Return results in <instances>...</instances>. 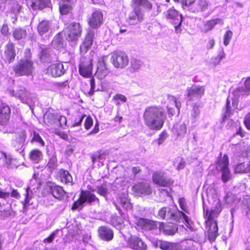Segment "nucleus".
Wrapping results in <instances>:
<instances>
[{
	"instance_id": "nucleus-1",
	"label": "nucleus",
	"mask_w": 250,
	"mask_h": 250,
	"mask_svg": "<svg viewBox=\"0 0 250 250\" xmlns=\"http://www.w3.org/2000/svg\"><path fill=\"white\" fill-rule=\"evenodd\" d=\"M143 118L145 124L149 129L160 130L163 126L166 114L161 108L149 106L145 110Z\"/></svg>"
},
{
	"instance_id": "nucleus-2",
	"label": "nucleus",
	"mask_w": 250,
	"mask_h": 250,
	"mask_svg": "<svg viewBox=\"0 0 250 250\" xmlns=\"http://www.w3.org/2000/svg\"><path fill=\"white\" fill-rule=\"evenodd\" d=\"M131 6L132 10L126 18L127 22L130 25H136L143 21L145 14L142 7L148 11L152 8V4L148 0H132Z\"/></svg>"
},
{
	"instance_id": "nucleus-3",
	"label": "nucleus",
	"mask_w": 250,
	"mask_h": 250,
	"mask_svg": "<svg viewBox=\"0 0 250 250\" xmlns=\"http://www.w3.org/2000/svg\"><path fill=\"white\" fill-rule=\"evenodd\" d=\"M221 210L220 202L217 201L216 206L213 209L210 211L207 209L205 211V216L207 218L206 222L208 227V238L210 242L214 241L218 235V226L215 218L218 216Z\"/></svg>"
},
{
	"instance_id": "nucleus-4",
	"label": "nucleus",
	"mask_w": 250,
	"mask_h": 250,
	"mask_svg": "<svg viewBox=\"0 0 250 250\" xmlns=\"http://www.w3.org/2000/svg\"><path fill=\"white\" fill-rule=\"evenodd\" d=\"M158 216L163 219L176 222L179 221L183 218L186 223L189 224L190 220L188 217L184 212L178 210L174 207H167L161 208L159 210Z\"/></svg>"
},
{
	"instance_id": "nucleus-5",
	"label": "nucleus",
	"mask_w": 250,
	"mask_h": 250,
	"mask_svg": "<svg viewBox=\"0 0 250 250\" xmlns=\"http://www.w3.org/2000/svg\"><path fill=\"white\" fill-rule=\"evenodd\" d=\"M13 70L18 76L32 75L34 70L33 62L29 58L22 59L15 64Z\"/></svg>"
},
{
	"instance_id": "nucleus-6",
	"label": "nucleus",
	"mask_w": 250,
	"mask_h": 250,
	"mask_svg": "<svg viewBox=\"0 0 250 250\" xmlns=\"http://www.w3.org/2000/svg\"><path fill=\"white\" fill-rule=\"evenodd\" d=\"M166 20L173 25L175 32L176 33H180L182 29L181 28L183 21V17L180 13L174 7H171L164 13Z\"/></svg>"
},
{
	"instance_id": "nucleus-7",
	"label": "nucleus",
	"mask_w": 250,
	"mask_h": 250,
	"mask_svg": "<svg viewBox=\"0 0 250 250\" xmlns=\"http://www.w3.org/2000/svg\"><path fill=\"white\" fill-rule=\"evenodd\" d=\"M216 168L217 170L221 172V179L224 183L230 179L231 174L229 168V158L227 155H224L219 158L216 164Z\"/></svg>"
},
{
	"instance_id": "nucleus-8",
	"label": "nucleus",
	"mask_w": 250,
	"mask_h": 250,
	"mask_svg": "<svg viewBox=\"0 0 250 250\" xmlns=\"http://www.w3.org/2000/svg\"><path fill=\"white\" fill-rule=\"evenodd\" d=\"M10 113L11 110L9 106L4 104L0 105V117L2 120L0 129L4 133H12L13 131L12 128H9V125L6 124L10 119Z\"/></svg>"
},
{
	"instance_id": "nucleus-9",
	"label": "nucleus",
	"mask_w": 250,
	"mask_h": 250,
	"mask_svg": "<svg viewBox=\"0 0 250 250\" xmlns=\"http://www.w3.org/2000/svg\"><path fill=\"white\" fill-rule=\"evenodd\" d=\"M95 201L99 203V199L94 194L88 191L82 190L79 199L74 203L72 209H81L84 203L91 204Z\"/></svg>"
},
{
	"instance_id": "nucleus-10",
	"label": "nucleus",
	"mask_w": 250,
	"mask_h": 250,
	"mask_svg": "<svg viewBox=\"0 0 250 250\" xmlns=\"http://www.w3.org/2000/svg\"><path fill=\"white\" fill-rule=\"evenodd\" d=\"M111 62L117 68H125L128 64L129 59L127 55L122 51H116L112 54Z\"/></svg>"
},
{
	"instance_id": "nucleus-11",
	"label": "nucleus",
	"mask_w": 250,
	"mask_h": 250,
	"mask_svg": "<svg viewBox=\"0 0 250 250\" xmlns=\"http://www.w3.org/2000/svg\"><path fill=\"white\" fill-rule=\"evenodd\" d=\"M64 32L66 40L75 41L80 37L82 28L79 23L72 22L65 29Z\"/></svg>"
},
{
	"instance_id": "nucleus-12",
	"label": "nucleus",
	"mask_w": 250,
	"mask_h": 250,
	"mask_svg": "<svg viewBox=\"0 0 250 250\" xmlns=\"http://www.w3.org/2000/svg\"><path fill=\"white\" fill-rule=\"evenodd\" d=\"M185 96L189 101H194L201 98L205 93L203 86L193 84L187 88Z\"/></svg>"
},
{
	"instance_id": "nucleus-13",
	"label": "nucleus",
	"mask_w": 250,
	"mask_h": 250,
	"mask_svg": "<svg viewBox=\"0 0 250 250\" xmlns=\"http://www.w3.org/2000/svg\"><path fill=\"white\" fill-rule=\"evenodd\" d=\"M10 94L18 98L23 103L30 105L33 103L31 94L22 86H19L16 90L11 91Z\"/></svg>"
},
{
	"instance_id": "nucleus-14",
	"label": "nucleus",
	"mask_w": 250,
	"mask_h": 250,
	"mask_svg": "<svg viewBox=\"0 0 250 250\" xmlns=\"http://www.w3.org/2000/svg\"><path fill=\"white\" fill-rule=\"evenodd\" d=\"M153 182L162 187H169L173 184V181L167 178L163 171H156L152 175Z\"/></svg>"
},
{
	"instance_id": "nucleus-15",
	"label": "nucleus",
	"mask_w": 250,
	"mask_h": 250,
	"mask_svg": "<svg viewBox=\"0 0 250 250\" xmlns=\"http://www.w3.org/2000/svg\"><path fill=\"white\" fill-rule=\"evenodd\" d=\"M127 244L129 248L135 250H146V245L141 238L136 235H132L127 240Z\"/></svg>"
},
{
	"instance_id": "nucleus-16",
	"label": "nucleus",
	"mask_w": 250,
	"mask_h": 250,
	"mask_svg": "<svg viewBox=\"0 0 250 250\" xmlns=\"http://www.w3.org/2000/svg\"><path fill=\"white\" fill-rule=\"evenodd\" d=\"M105 57H102L99 59L97 63L96 75L99 79L104 78L109 73L105 62Z\"/></svg>"
},
{
	"instance_id": "nucleus-17",
	"label": "nucleus",
	"mask_w": 250,
	"mask_h": 250,
	"mask_svg": "<svg viewBox=\"0 0 250 250\" xmlns=\"http://www.w3.org/2000/svg\"><path fill=\"white\" fill-rule=\"evenodd\" d=\"M65 72V70L62 63L51 64L46 70V73L53 77H60L64 74Z\"/></svg>"
},
{
	"instance_id": "nucleus-18",
	"label": "nucleus",
	"mask_w": 250,
	"mask_h": 250,
	"mask_svg": "<svg viewBox=\"0 0 250 250\" xmlns=\"http://www.w3.org/2000/svg\"><path fill=\"white\" fill-rule=\"evenodd\" d=\"M133 191L138 196L147 195L151 193V188L148 184L140 182L136 184L132 188Z\"/></svg>"
},
{
	"instance_id": "nucleus-19",
	"label": "nucleus",
	"mask_w": 250,
	"mask_h": 250,
	"mask_svg": "<svg viewBox=\"0 0 250 250\" xmlns=\"http://www.w3.org/2000/svg\"><path fill=\"white\" fill-rule=\"evenodd\" d=\"M84 117H86L84 121V125L85 129L88 130L93 125V121L92 118L90 116H86L85 115H78L74 121L71 125V128L75 127H79L81 129V125L82 122Z\"/></svg>"
},
{
	"instance_id": "nucleus-20",
	"label": "nucleus",
	"mask_w": 250,
	"mask_h": 250,
	"mask_svg": "<svg viewBox=\"0 0 250 250\" xmlns=\"http://www.w3.org/2000/svg\"><path fill=\"white\" fill-rule=\"evenodd\" d=\"M45 120H48L51 124H56L60 127H63L67 123L66 118L65 116L49 113L46 115Z\"/></svg>"
},
{
	"instance_id": "nucleus-21",
	"label": "nucleus",
	"mask_w": 250,
	"mask_h": 250,
	"mask_svg": "<svg viewBox=\"0 0 250 250\" xmlns=\"http://www.w3.org/2000/svg\"><path fill=\"white\" fill-rule=\"evenodd\" d=\"M92 65L91 61L87 60L84 62L81 61L79 65V73L84 77H90L92 76Z\"/></svg>"
},
{
	"instance_id": "nucleus-22",
	"label": "nucleus",
	"mask_w": 250,
	"mask_h": 250,
	"mask_svg": "<svg viewBox=\"0 0 250 250\" xmlns=\"http://www.w3.org/2000/svg\"><path fill=\"white\" fill-rule=\"evenodd\" d=\"M156 247L163 250H182V246L178 243L161 240L157 241Z\"/></svg>"
},
{
	"instance_id": "nucleus-23",
	"label": "nucleus",
	"mask_w": 250,
	"mask_h": 250,
	"mask_svg": "<svg viewBox=\"0 0 250 250\" xmlns=\"http://www.w3.org/2000/svg\"><path fill=\"white\" fill-rule=\"evenodd\" d=\"M103 20V15L100 11L93 13L89 19V24L92 28H98L101 26Z\"/></svg>"
},
{
	"instance_id": "nucleus-24",
	"label": "nucleus",
	"mask_w": 250,
	"mask_h": 250,
	"mask_svg": "<svg viewBox=\"0 0 250 250\" xmlns=\"http://www.w3.org/2000/svg\"><path fill=\"white\" fill-rule=\"evenodd\" d=\"M95 32L93 29H89L87 31L85 40L80 47L82 52H86L93 43Z\"/></svg>"
},
{
	"instance_id": "nucleus-25",
	"label": "nucleus",
	"mask_w": 250,
	"mask_h": 250,
	"mask_svg": "<svg viewBox=\"0 0 250 250\" xmlns=\"http://www.w3.org/2000/svg\"><path fill=\"white\" fill-rule=\"evenodd\" d=\"M28 6L33 10L42 9L46 7H49L50 0H27Z\"/></svg>"
},
{
	"instance_id": "nucleus-26",
	"label": "nucleus",
	"mask_w": 250,
	"mask_h": 250,
	"mask_svg": "<svg viewBox=\"0 0 250 250\" xmlns=\"http://www.w3.org/2000/svg\"><path fill=\"white\" fill-rule=\"evenodd\" d=\"M136 224L139 227L146 230L154 229L157 227V225L155 222L144 218L137 219Z\"/></svg>"
},
{
	"instance_id": "nucleus-27",
	"label": "nucleus",
	"mask_w": 250,
	"mask_h": 250,
	"mask_svg": "<svg viewBox=\"0 0 250 250\" xmlns=\"http://www.w3.org/2000/svg\"><path fill=\"white\" fill-rule=\"evenodd\" d=\"M16 56V52L14 44L9 42L5 46L3 58L9 63L13 62Z\"/></svg>"
},
{
	"instance_id": "nucleus-28",
	"label": "nucleus",
	"mask_w": 250,
	"mask_h": 250,
	"mask_svg": "<svg viewBox=\"0 0 250 250\" xmlns=\"http://www.w3.org/2000/svg\"><path fill=\"white\" fill-rule=\"evenodd\" d=\"M223 21L220 19H215L205 21L201 27V31L202 32L206 33L211 30L216 24H223Z\"/></svg>"
},
{
	"instance_id": "nucleus-29",
	"label": "nucleus",
	"mask_w": 250,
	"mask_h": 250,
	"mask_svg": "<svg viewBox=\"0 0 250 250\" xmlns=\"http://www.w3.org/2000/svg\"><path fill=\"white\" fill-rule=\"evenodd\" d=\"M98 234L100 238L104 241H110L113 237L112 230L105 226H102L99 228Z\"/></svg>"
},
{
	"instance_id": "nucleus-30",
	"label": "nucleus",
	"mask_w": 250,
	"mask_h": 250,
	"mask_svg": "<svg viewBox=\"0 0 250 250\" xmlns=\"http://www.w3.org/2000/svg\"><path fill=\"white\" fill-rule=\"evenodd\" d=\"M158 225L160 230L167 235H173L178 229L176 226L173 224L167 225L164 223L159 222Z\"/></svg>"
},
{
	"instance_id": "nucleus-31",
	"label": "nucleus",
	"mask_w": 250,
	"mask_h": 250,
	"mask_svg": "<svg viewBox=\"0 0 250 250\" xmlns=\"http://www.w3.org/2000/svg\"><path fill=\"white\" fill-rule=\"evenodd\" d=\"M38 32L41 36L52 30V23L47 20H42L40 22L38 26Z\"/></svg>"
},
{
	"instance_id": "nucleus-32",
	"label": "nucleus",
	"mask_w": 250,
	"mask_h": 250,
	"mask_svg": "<svg viewBox=\"0 0 250 250\" xmlns=\"http://www.w3.org/2000/svg\"><path fill=\"white\" fill-rule=\"evenodd\" d=\"M26 138V135L24 131H22L17 135L16 140L13 142V144L17 151L22 149Z\"/></svg>"
},
{
	"instance_id": "nucleus-33",
	"label": "nucleus",
	"mask_w": 250,
	"mask_h": 250,
	"mask_svg": "<svg viewBox=\"0 0 250 250\" xmlns=\"http://www.w3.org/2000/svg\"><path fill=\"white\" fill-rule=\"evenodd\" d=\"M51 194L56 199L59 200L63 199L66 192L62 187L59 186H52L50 188Z\"/></svg>"
},
{
	"instance_id": "nucleus-34",
	"label": "nucleus",
	"mask_w": 250,
	"mask_h": 250,
	"mask_svg": "<svg viewBox=\"0 0 250 250\" xmlns=\"http://www.w3.org/2000/svg\"><path fill=\"white\" fill-rule=\"evenodd\" d=\"M230 98V96L229 95L226 102V105L225 108V114L224 116V119L226 118L227 117L229 116L231 114H232V111L233 109H235L237 108V102L236 99H232V106L233 109H232L230 106V101L229 99Z\"/></svg>"
},
{
	"instance_id": "nucleus-35",
	"label": "nucleus",
	"mask_w": 250,
	"mask_h": 250,
	"mask_svg": "<svg viewBox=\"0 0 250 250\" xmlns=\"http://www.w3.org/2000/svg\"><path fill=\"white\" fill-rule=\"evenodd\" d=\"M59 174L62 183L67 185H72L73 178L68 171L61 169L59 170Z\"/></svg>"
},
{
	"instance_id": "nucleus-36",
	"label": "nucleus",
	"mask_w": 250,
	"mask_h": 250,
	"mask_svg": "<svg viewBox=\"0 0 250 250\" xmlns=\"http://www.w3.org/2000/svg\"><path fill=\"white\" fill-rule=\"evenodd\" d=\"M187 128L186 125L182 123L181 124L175 125L173 128V131L176 134L178 137L183 138L187 133Z\"/></svg>"
},
{
	"instance_id": "nucleus-37",
	"label": "nucleus",
	"mask_w": 250,
	"mask_h": 250,
	"mask_svg": "<svg viewBox=\"0 0 250 250\" xmlns=\"http://www.w3.org/2000/svg\"><path fill=\"white\" fill-rule=\"evenodd\" d=\"M42 153L37 149L32 150L29 153L30 159L34 163H38L42 158Z\"/></svg>"
},
{
	"instance_id": "nucleus-38",
	"label": "nucleus",
	"mask_w": 250,
	"mask_h": 250,
	"mask_svg": "<svg viewBox=\"0 0 250 250\" xmlns=\"http://www.w3.org/2000/svg\"><path fill=\"white\" fill-rule=\"evenodd\" d=\"M27 35V31L24 28H16L14 29L13 36L15 40H20L25 38Z\"/></svg>"
},
{
	"instance_id": "nucleus-39",
	"label": "nucleus",
	"mask_w": 250,
	"mask_h": 250,
	"mask_svg": "<svg viewBox=\"0 0 250 250\" xmlns=\"http://www.w3.org/2000/svg\"><path fill=\"white\" fill-rule=\"evenodd\" d=\"M119 202L121 206L126 210L130 209L132 208L131 204L125 195L120 196L119 199Z\"/></svg>"
},
{
	"instance_id": "nucleus-40",
	"label": "nucleus",
	"mask_w": 250,
	"mask_h": 250,
	"mask_svg": "<svg viewBox=\"0 0 250 250\" xmlns=\"http://www.w3.org/2000/svg\"><path fill=\"white\" fill-rule=\"evenodd\" d=\"M208 6L207 0H198L197 3V7L193 12L203 11L207 9Z\"/></svg>"
},
{
	"instance_id": "nucleus-41",
	"label": "nucleus",
	"mask_w": 250,
	"mask_h": 250,
	"mask_svg": "<svg viewBox=\"0 0 250 250\" xmlns=\"http://www.w3.org/2000/svg\"><path fill=\"white\" fill-rule=\"evenodd\" d=\"M226 54L223 50L220 51L218 55L211 59V63L214 65H217L219 64L221 61L225 57Z\"/></svg>"
},
{
	"instance_id": "nucleus-42",
	"label": "nucleus",
	"mask_w": 250,
	"mask_h": 250,
	"mask_svg": "<svg viewBox=\"0 0 250 250\" xmlns=\"http://www.w3.org/2000/svg\"><path fill=\"white\" fill-rule=\"evenodd\" d=\"M200 113L199 105L196 104H194L193 106L192 109L190 111V116L193 122L195 121L197 118L199 116Z\"/></svg>"
},
{
	"instance_id": "nucleus-43",
	"label": "nucleus",
	"mask_w": 250,
	"mask_h": 250,
	"mask_svg": "<svg viewBox=\"0 0 250 250\" xmlns=\"http://www.w3.org/2000/svg\"><path fill=\"white\" fill-rule=\"evenodd\" d=\"M93 191L97 192L104 197H106L107 195V188L105 185L97 186Z\"/></svg>"
},
{
	"instance_id": "nucleus-44",
	"label": "nucleus",
	"mask_w": 250,
	"mask_h": 250,
	"mask_svg": "<svg viewBox=\"0 0 250 250\" xmlns=\"http://www.w3.org/2000/svg\"><path fill=\"white\" fill-rule=\"evenodd\" d=\"M235 172L236 173H248L247 164L245 165L244 163H242L238 164L235 167Z\"/></svg>"
},
{
	"instance_id": "nucleus-45",
	"label": "nucleus",
	"mask_w": 250,
	"mask_h": 250,
	"mask_svg": "<svg viewBox=\"0 0 250 250\" xmlns=\"http://www.w3.org/2000/svg\"><path fill=\"white\" fill-rule=\"evenodd\" d=\"M52 44L57 47H61L62 46L63 41L60 33L58 34L54 37L52 41Z\"/></svg>"
},
{
	"instance_id": "nucleus-46",
	"label": "nucleus",
	"mask_w": 250,
	"mask_h": 250,
	"mask_svg": "<svg viewBox=\"0 0 250 250\" xmlns=\"http://www.w3.org/2000/svg\"><path fill=\"white\" fill-rule=\"evenodd\" d=\"M142 64V62L139 60L136 59H132L131 60V68L134 70H137L139 69Z\"/></svg>"
},
{
	"instance_id": "nucleus-47",
	"label": "nucleus",
	"mask_w": 250,
	"mask_h": 250,
	"mask_svg": "<svg viewBox=\"0 0 250 250\" xmlns=\"http://www.w3.org/2000/svg\"><path fill=\"white\" fill-rule=\"evenodd\" d=\"M232 32L230 30L227 31L224 36V44L225 46L229 44V42L232 37Z\"/></svg>"
},
{
	"instance_id": "nucleus-48",
	"label": "nucleus",
	"mask_w": 250,
	"mask_h": 250,
	"mask_svg": "<svg viewBox=\"0 0 250 250\" xmlns=\"http://www.w3.org/2000/svg\"><path fill=\"white\" fill-rule=\"evenodd\" d=\"M70 10V7L68 3H62L60 5V11L62 14H67Z\"/></svg>"
},
{
	"instance_id": "nucleus-49",
	"label": "nucleus",
	"mask_w": 250,
	"mask_h": 250,
	"mask_svg": "<svg viewBox=\"0 0 250 250\" xmlns=\"http://www.w3.org/2000/svg\"><path fill=\"white\" fill-rule=\"evenodd\" d=\"M33 136L32 140V142H37L40 144L42 146H44V143L38 133H36V132H34L33 133Z\"/></svg>"
},
{
	"instance_id": "nucleus-50",
	"label": "nucleus",
	"mask_w": 250,
	"mask_h": 250,
	"mask_svg": "<svg viewBox=\"0 0 250 250\" xmlns=\"http://www.w3.org/2000/svg\"><path fill=\"white\" fill-rule=\"evenodd\" d=\"M47 166L49 168L54 169L57 166V158L56 156H52L50 158Z\"/></svg>"
},
{
	"instance_id": "nucleus-51",
	"label": "nucleus",
	"mask_w": 250,
	"mask_h": 250,
	"mask_svg": "<svg viewBox=\"0 0 250 250\" xmlns=\"http://www.w3.org/2000/svg\"><path fill=\"white\" fill-rule=\"evenodd\" d=\"M169 100L171 102V104L174 105L177 108L178 113L181 106V104L180 101H177L176 98L173 96H170Z\"/></svg>"
},
{
	"instance_id": "nucleus-52",
	"label": "nucleus",
	"mask_w": 250,
	"mask_h": 250,
	"mask_svg": "<svg viewBox=\"0 0 250 250\" xmlns=\"http://www.w3.org/2000/svg\"><path fill=\"white\" fill-rule=\"evenodd\" d=\"M21 8V7L18 3V0H14L13 4L11 7V11L14 13H17L20 11Z\"/></svg>"
},
{
	"instance_id": "nucleus-53",
	"label": "nucleus",
	"mask_w": 250,
	"mask_h": 250,
	"mask_svg": "<svg viewBox=\"0 0 250 250\" xmlns=\"http://www.w3.org/2000/svg\"><path fill=\"white\" fill-rule=\"evenodd\" d=\"M179 204L180 208L185 212L188 213V209L185 203V200L183 198H181L179 200Z\"/></svg>"
},
{
	"instance_id": "nucleus-54",
	"label": "nucleus",
	"mask_w": 250,
	"mask_h": 250,
	"mask_svg": "<svg viewBox=\"0 0 250 250\" xmlns=\"http://www.w3.org/2000/svg\"><path fill=\"white\" fill-rule=\"evenodd\" d=\"M103 154H101L100 152H97L94 154L91 157L93 163H95L97 161H100L103 157Z\"/></svg>"
},
{
	"instance_id": "nucleus-55",
	"label": "nucleus",
	"mask_w": 250,
	"mask_h": 250,
	"mask_svg": "<svg viewBox=\"0 0 250 250\" xmlns=\"http://www.w3.org/2000/svg\"><path fill=\"white\" fill-rule=\"evenodd\" d=\"M167 137V134L166 131L162 132L159 135V137L157 141L158 145H161L165 141Z\"/></svg>"
},
{
	"instance_id": "nucleus-56",
	"label": "nucleus",
	"mask_w": 250,
	"mask_h": 250,
	"mask_svg": "<svg viewBox=\"0 0 250 250\" xmlns=\"http://www.w3.org/2000/svg\"><path fill=\"white\" fill-rule=\"evenodd\" d=\"M25 199L24 201V204H28L29 203L30 200L32 197V192L30 188H27L26 190Z\"/></svg>"
},
{
	"instance_id": "nucleus-57",
	"label": "nucleus",
	"mask_w": 250,
	"mask_h": 250,
	"mask_svg": "<svg viewBox=\"0 0 250 250\" xmlns=\"http://www.w3.org/2000/svg\"><path fill=\"white\" fill-rule=\"evenodd\" d=\"M182 7L185 9L186 7L189 6L195 1V0H181Z\"/></svg>"
},
{
	"instance_id": "nucleus-58",
	"label": "nucleus",
	"mask_w": 250,
	"mask_h": 250,
	"mask_svg": "<svg viewBox=\"0 0 250 250\" xmlns=\"http://www.w3.org/2000/svg\"><path fill=\"white\" fill-rule=\"evenodd\" d=\"M245 205L246 207L245 208L246 214L249 217V215H250V197H249L247 199Z\"/></svg>"
},
{
	"instance_id": "nucleus-59",
	"label": "nucleus",
	"mask_w": 250,
	"mask_h": 250,
	"mask_svg": "<svg viewBox=\"0 0 250 250\" xmlns=\"http://www.w3.org/2000/svg\"><path fill=\"white\" fill-rule=\"evenodd\" d=\"M250 154V146H247L246 150L245 152H241L240 154L239 153H237L236 155L238 157L243 156V157H248L249 154Z\"/></svg>"
},
{
	"instance_id": "nucleus-60",
	"label": "nucleus",
	"mask_w": 250,
	"mask_h": 250,
	"mask_svg": "<svg viewBox=\"0 0 250 250\" xmlns=\"http://www.w3.org/2000/svg\"><path fill=\"white\" fill-rule=\"evenodd\" d=\"M56 231L53 232L49 237L44 239V242L51 243L54 239L56 235Z\"/></svg>"
},
{
	"instance_id": "nucleus-61",
	"label": "nucleus",
	"mask_w": 250,
	"mask_h": 250,
	"mask_svg": "<svg viewBox=\"0 0 250 250\" xmlns=\"http://www.w3.org/2000/svg\"><path fill=\"white\" fill-rule=\"evenodd\" d=\"M114 99L116 100H120L123 102H125L127 101L126 97L122 94H117L114 97Z\"/></svg>"
},
{
	"instance_id": "nucleus-62",
	"label": "nucleus",
	"mask_w": 250,
	"mask_h": 250,
	"mask_svg": "<svg viewBox=\"0 0 250 250\" xmlns=\"http://www.w3.org/2000/svg\"><path fill=\"white\" fill-rule=\"evenodd\" d=\"M244 124L246 127L250 130V112L246 116Z\"/></svg>"
},
{
	"instance_id": "nucleus-63",
	"label": "nucleus",
	"mask_w": 250,
	"mask_h": 250,
	"mask_svg": "<svg viewBox=\"0 0 250 250\" xmlns=\"http://www.w3.org/2000/svg\"><path fill=\"white\" fill-rule=\"evenodd\" d=\"M90 83L91 89L89 92V94L90 95H93L94 91H95V81L93 78L91 79L90 80Z\"/></svg>"
},
{
	"instance_id": "nucleus-64",
	"label": "nucleus",
	"mask_w": 250,
	"mask_h": 250,
	"mask_svg": "<svg viewBox=\"0 0 250 250\" xmlns=\"http://www.w3.org/2000/svg\"><path fill=\"white\" fill-rule=\"evenodd\" d=\"M9 28L7 24H4L1 29L0 32L1 33L6 36L8 33Z\"/></svg>"
}]
</instances>
